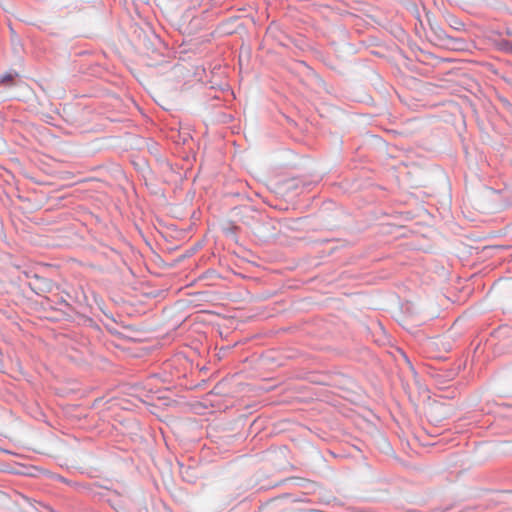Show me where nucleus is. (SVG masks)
Segmentation results:
<instances>
[{
  "mask_svg": "<svg viewBox=\"0 0 512 512\" xmlns=\"http://www.w3.org/2000/svg\"><path fill=\"white\" fill-rule=\"evenodd\" d=\"M14 75L12 74H5L0 78V83L6 86H10L13 84Z\"/></svg>",
  "mask_w": 512,
  "mask_h": 512,
  "instance_id": "f257e3e1",
  "label": "nucleus"
}]
</instances>
